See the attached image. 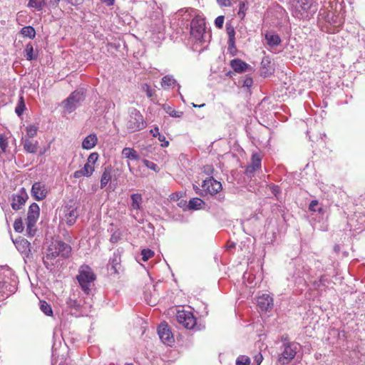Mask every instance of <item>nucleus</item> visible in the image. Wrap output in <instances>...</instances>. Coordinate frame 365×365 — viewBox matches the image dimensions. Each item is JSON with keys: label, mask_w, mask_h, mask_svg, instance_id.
<instances>
[{"label": "nucleus", "mask_w": 365, "mask_h": 365, "mask_svg": "<svg viewBox=\"0 0 365 365\" xmlns=\"http://www.w3.org/2000/svg\"><path fill=\"white\" fill-rule=\"evenodd\" d=\"M178 16L181 17L182 21H190V38L196 46H202L210 41L211 34L207 30L205 19L197 10L187 8L178 11Z\"/></svg>", "instance_id": "obj_1"}, {"label": "nucleus", "mask_w": 365, "mask_h": 365, "mask_svg": "<svg viewBox=\"0 0 365 365\" xmlns=\"http://www.w3.org/2000/svg\"><path fill=\"white\" fill-rule=\"evenodd\" d=\"M17 277L7 267L0 268V297L6 298L13 294L17 289Z\"/></svg>", "instance_id": "obj_2"}, {"label": "nucleus", "mask_w": 365, "mask_h": 365, "mask_svg": "<svg viewBox=\"0 0 365 365\" xmlns=\"http://www.w3.org/2000/svg\"><path fill=\"white\" fill-rule=\"evenodd\" d=\"M282 346L278 357V362L282 365L289 364L301 350V345L295 341H290L287 336H282Z\"/></svg>", "instance_id": "obj_3"}, {"label": "nucleus", "mask_w": 365, "mask_h": 365, "mask_svg": "<svg viewBox=\"0 0 365 365\" xmlns=\"http://www.w3.org/2000/svg\"><path fill=\"white\" fill-rule=\"evenodd\" d=\"M76 279L82 291L86 294H89L94 285L93 283L96 279V275L90 266L88 264H83L80 266L78 269V274L76 276Z\"/></svg>", "instance_id": "obj_4"}, {"label": "nucleus", "mask_w": 365, "mask_h": 365, "mask_svg": "<svg viewBox=\"0 0 365 365\" xmlns=\"http://www.w3.org/2000/svg\"><path fill=\"white\" fill-rule=\"evenodd\" d=\"M317 10L318 4L314 0H298L292 7V14L299 19H309Z\"/></svg>", "instance_id": "obj_5"}, {"label": "nucleus", "mask_w": 365, "mask_h": 365, "mask_svg": "<svg viewBox=\"0 0 365 365\" xmlns=\"http://www.w3.org/2000/svg\"><path fill=\"white\" fill-rule=\"evenodd\" d=\"M71 251V247L62 241H56L52 242L47 249L46 257L43 259V264L46 267H48V264L47 260L54 259L59 256L62 258H67L68 257Z\"/></svg>", "instance_id": "obj_6"}, {"label": "nucleus", "mask_w": 365, "mask_h": 365, "mask_svg": "<svg viewBox=\"0 0 365 365\" xmlns=\"http://www.w3.org/2000/svg\"><path fill=\"white\" fill-rule=\"evenodd\" d=\"M78 208L76 202L73 200L68 201L61 209L60 217L61 220L68 226L74 225L79 215Z\"/></svg>", "instance_id": "obj_7"}, {"label": "nucleus", "mask_w": 365, "mask_h": 365, "mask_svg": "<svg viewBox=\"0 0 365 365\" xmlns=\"http://www.w3.org/2000/svg\"><path fill=\"white\" fill-rule=\"evenodd\" d=\"M146 127L143 115L136 108L129 110V116L126 122V129L128 133H134Z\"/></svg>", "instance_id": "obj_8"}, {"label": "nucleus", "mask_w": 365, "mask_h": 365, "mask_svg": "<svg viewBox=\"0 0 365 365\" xmlns=\"http://www.w3.org/2000/svg\"><path fill=\"white\" fill-rule=\"evenodd\" d=\"M40 208L36 203H32L28 210L26 218V233L30 237H33L36 235V224L39 217Z\"/></svg>", "instance_id": "obj_9"}, {"label": "nucleus", "mask_w": 365, "mask_h": 365, "mask_svg": "<svg viewBox=\"0 0 365 365\" xmlns=\"http://www.w3.org/2000/svg\"><path fill=\"white\" fill-rule=\"evenodd\" d=\"M176 320L179 324L187 329L200 330L197 325V319L190 311L178 310L176 314Z\"/></svg>", "instance_id": "obj_10"}, {"label": "nucleus", "mask_w": 365, "mask_h": 365, "mask_svg": "<svg viewBox=\"0 0 365 365\" xmlns=\"http://www.w3.org/2000/svg\"><path fill=\"white\" fill-rule=\"evenodd\" d=\"M84 99V92L82 90H76L64 101V108L68 113H71Z\"/></svg>", "instance_id": "obj_11"}, {"label": "nucleus", "mask_w": 365, "mask_h": 365, "mask_svg": "<svg viewBox=\"0 0 365 365\" xmlns=\"http://www.w3.org/2000/svg\"><path fill=\"white\" fill-rule=\"evenodd\" d=\"M201 187H203V193L205 195H215L220 192L222 185L220 182L216 180L212 175L203 180Z\"/></svg>", "instance_id": "obj_12"}, {"label": "nucleus", "mask_w": 365, "mask_h": 365, "mask_svg": "<svg viewBox=\"0 0 365 365\" xmlns=\"http://www.w3.org/2000/svg\"><path fill=\"white\" fill-rule=\"evenodd\" d=\"M158 334L161 341L168 346H172L175 339L173 334L167 324L162 323L158 327Z\"/></svg>", "instance_id": "obj_13"}, {"label": "nucleus", "mask_w": 365, "mask_h": 365, "mask_svg": "<svg viewBox=\"0 0 365 365\" xmlns=\"http://www.w3.org/2000/svg\"><path fill=\"white\" fill-rule=\"evenodd\" d=\"M31 195L37 201L43 200L46 197L48 191L46 184L43 182H36L31 187Z\"/></svg>", "instance_id": "obj_14"}, {"label": "nucleus", "mask_w": 365, "mask_h": 365, "mask_svg": "<svg viewBox=\"0 0 365 365\" xmlns=\"http://www.w3.org/2000/svg\"><path fill=\"white\" fill-rule=\"evenodd\" d=\"M121 259L120 255L118 252H115L110 258L108 264V270L110 274H118L120 271L121 270Z\"/></svg>", "instance_id": "obj_15"}, {"label": "nucleus", "mask_w": 365, "mask_h": 365, "mask_svg": "<svg viewBox=\"0 0 365 365\" xmlns=\"http://www.w3.org/2000/svg\"><path fill=\"white\" fill-rule=\"evenodd\" d=\"M262 157L258 153L252 155L251 163L245 168V174L251 177L254 173L261 168Z\"/></svg>", "instance_id": "obj_16"}, {"label": "nucleus", "mask_w": 365, "mask_h": 365, "mask_svg": "<svg viewBox=\"0 0 365 365\" xmlns=\"http://www.w3.org/2000/svg\"><path fill=\"white\" fill-rule=\"evenodd\" d=\"M28 195L22 188L19 193L14 195L12 197L11 207L14 210H19L21 209L22 206L25 204Z\"/></svg>", "instance_id": "obj_17"}, {"label": "nucleus", "mask_w": 365, "mask_h": 365, "mask_svg": "<svg viewBox=\"0 0 365 365\" xmlns=\"http://www.w3.org/2000/svg\"><path fill=\"white\" fill-rule=\"evenodd\" d=\"M257 306L262 311H269L273 307V299L268 294H262L257 297Z\"/></svg>", "instance_id": "obj_18"}, {"label": "nucleus", "mask_w": 365, "mask_h": 365, "mask_svg": "<svg viewBox=\"0 0 365 365\" xmlns=\"http://www.w3.org/2000/svg\"><path fill=\"white\" fill-rule=\"evenodd\" d=\"M265 40L267 46L271 50L274 49L281 43V38L277 34L268 32L265 34Z\"/></svg>", "instance_id": "obj_19"}, {"label": "nucleus", "mask_w": 365, "mask_h": 365, "mask_svg": "<svg viewBox=\"0 0 365 365\" xmlns=\"http://www.w3.org/2000/svg\"><path fill=\"white\" fill-rule=\"evenodd\" d=\"M16 249L21 253L24 254L26 257H29L31 252V244L26 239H20L16 240L14 242Z\"/></svg>", "instance_id": "obj_20"}, {"label": "nucleus", "mask_w": 365, "mask_h": 365, "mask_svg": "<svg viewBox=\"0 0 365 365\" xmlns=\"http://www.w3.org/2000/svg\"><path fill=\"white\" fill-rule=\"evenodd\" d=\"M94 172V166L92 165H88L86 163L84 166L78 170H76L73 173V177L75 178H80L83 176L90 177L92 175Z\"/></svg>", "instance_id": "obj_21"}, {"label": "nucleus", "mask_w": 365, "mask_h": 365, "mask_svg": "<svg viewBox=\"0 0 365 365\" xmlns=\"http://www.w3.org/2000/svg\"><path fill=\"white\" fill-rule=\"evenodd\" d=\"M230 66L235 72L242 73L245 71L250 66L240 58H235L230 61Z\"/></svg>", "instance_id": "obj_22"}, {"label": "nucleus", "mask_w": 365, "mask_h": 365, "mask_svg": "<svg viewBox=\"0 0 365 365\" xmlns=\"http://www.w3.org/2000/svg\"><path fill=\"white\" fill-rule=\"evenodd\" d=\"M130 209L131 210H140L142 209L143 197L140 193H134L130 195Z\"/></svg>", "instance_id": "obj_23"}, {"label": "nucleus", "mask_w": 365, "mask_h": 365, "mask_svg": "<svg viewBox=\"0 0 365 365\" xmlns=\"http://www.w3.org/2000/svg\"><path fill=\"white\" fill-rule=\"evenodd\" d=\"M97 140L98 138L96 134H90L83 139L82 148L86 150L92 149L96 145Z\"/></svg>", "instance_id": "obj_24"}, {"label": "nucleus", "mask_w": 365, "mask_h": 365, "mask_svg": "<svg viewBox=\"0 0 365 365\" xmlns=\"http://www.w3.org/2000/svg\"><path fill=\"white\" fill-rule=\"evenodd\" d=\"M122 155L124 158L130 160H137L140 158L138 153L132 148H124L122 150Z\"/></svg>", "instance_id": "obj_25"}, {"label": "nucleus", "mask_w": 365, "mask_h": 365, "mask_svg": "<svg viewBox=\"0 0 365 365\" xmlns=\"http://www.w3.org/2000/svg\"><path fill=\"white\" fill-rule=\"evenodd\" d=\"M24 148L27 153H35L37 151L38 142L34 143L29 139L26 138L24 141Z\"/></svg>", "instance_id": "obj_26"}, {"label": "nucleus", "mask_w": 365, "mask_h": 365, "mask_svg": "<svg viewBox=\"0 0 365 365\" xmlns=\"http://www.w3.org/2000/svg\"><path fill=\"white\" fill-rule=\"evenodd\" d=\"M24 56L28 61H32L37 58V54L34 51V47L31 43L26 44L24 51Z\"/></svg>", "instance_id": "obj_27"}, {"label": "nucleus", "mask_w": 365, "mask_h": 365, "mask_svg": "<svg viewBox=\"0 0 365 365\" xmlns=\"http://www.w3.org/2000/svg\"><path fill=\"white\" fill-rule=\"evenodd\" d=\"M46 5V0H29L28 3V7L33 8L38 11H42Z\"/></svg>", "instance_id": "obj_28"}, {"label": "nucleus", "mask_w": 365, "mask_h": 365, "mask_svg": "<svg viewBox=\"0 0 365 365\" xmlns=\"http://www.w3.org/2000/svg\"><path fill=\"white\" fill-rule=\"evenodd\" d=\"M111 180V173L109 168H105L101 178V188H104Z\"/></svg>", "instance_id": "obj_29"}, {"label": "nucleus", "mask_w": 365, "mask_h": 365, "mask_svg": "<svg viewBox=\"0 0 365 365\" xmlns=\"http://www.w3.org/2000/svg\"><path fill=\"white\" fill-rule=\"evenodd\" d=\"M204 205V201L200 198L193 197L190 200L187 207L190 210H199L201 209Z\"/></svg>", "instance_id": "obj_30"}, {"label": "nucleus", "mask_w": 365, "mask_h": 365, "mask_svg": "<svg viewBox=\"0 0 365 365\" xmlns=\"http://www.w3.org/2000/svg\"><path fill=\"white\" fill-rule=\"evenodd\" d=\"M177 83L176 80L171 75H167L163 77L161 81V86L166 89Z\"/></svg>", "instance_id": "obj_31"}, {"label": "nucleus", "mask_w": 365, "mask_h": 365, "mask_svg": "<svg viewBox=\"0 0 365 365\" xmlns=\"http://www.w3.org/2000/svg\"><path fill=\"white\" fill-rule=\"evenodd\" d=\"M21 34L24 37L29 38L31 39H33L36 36V31L34 27L31 26H24L21 30Z\"/></svg>", "instance_id": "obj_32"}, {"label": "nucleus", "mask_w": 365, "mask_h": 365, "mask_svg": "<svg viewBox=\"0 0 365 365\" xmlns=\"http://www.w3.org/2000/svg\"><path fill=\"white\" fill-rule=\"evenodd\" d=\"M40 309L47 316H51L53 314L51 305L45 301H40Z\"/></svg>", "instance_id": "obj_33"}, {"label": "nucleus", "mask_w": 365, "mask_h": 365, "mask_svg": "<svg viewBox=\"0 0 365 365\" xmlns=\"http://www.w3.org/2000/svg\"><path fill=\"white\" fill-rule=\"evenodd\" d=\"M238 1L239 11L237 15L241 19H243L245 16L246 11L247 9V7L246 6V0H238Z\"/></svg>", "instance_id": "obj_34"}, {"label": "nucleus", "mask_w": 365, "mask_h": 365, "mask_svg": "<svg viewBox=\"0 0 365 365\" xmlns=\"http://www.w3.org/2000/svg\"><path fill=\"white\" fill-rule=\"evenodd\" d=\"M239 83L241 84L242 87L250 89L253 84V80L251 77L246 76L240 80Z\"/></svg>", "instance_id": "obj_35"}, {"label": "nucleus", "mask_w": 365, "mask_h": 365, "mask_svg": "<svg viewBox=\"0 0 365 365\" xmlns=\"http://www.w3.org/2000/svg\"><path fill=\"white\" fill-rule=\"evenodd\" d=\"M141 255L143 261L146 262L154 256V252L150 249H143L141 251Z\"/></svg>", "instance_id": "obj_36"}, {"label": "nucleus", "mask_w": 365, "mask_h": 365, "mask_svg": "<svg viewBox=\"0 0 365 365\" xmlns=\"http://www.w3.org/2000/svg\"><path fill=\"white\" fill-rule=\"evenodd\" d=\"M250 359L248 356L241 355L237 358L236 365H250Z\"/></svg>", "instance_id": "obj_37"}, {"label": "nucleus", "mask_w": 365, "mask_h": 365, "mask_svg": "<svg viewBox=\"0 0 365 365\" xmlns=\"http://www.w3.org/2000/svg\"><path fill=\"white\" fill-rule=\"evenodd\" d=\"M165 111L166 113L171 117H173V118H180L183 115V113L181 112V111H177L175 110H174L173 108H172L171 107L168 106L166 109H165Z\"/></svg>", "instance_id": "obj_38"}, {"label": "nucleus", "mask_w": 365, "mask_h": 365, "mask_svg": "<svg viewBox=\"0 0 365 365\" xmlns=\"http://www.w3.org/2000/svg\"><path fill=\"white\" fill-rule=\"evenodd\" d=\"M38 128L36 125H31L26 127L27 135L29 138H34L37 133Z\"/></svg>", "instance_id": "obj_39"}, {"label": "nucleus", "mask_w": 365, "mask_h": 365, "mask_svg": "<svg viewBox=\"0 0 365 365\" xmlns=\"http://www.w3.org/2000/svg\"><path fill=\"white\" fill-rule=\"evenodd\" d=\"M227 34L228 35V40H231L232 42L233 39H235V31L234 27L230 24H226Z\"/></svg>", "instance_id": "obj_40"}, {"label": "nucleus", "mask_w": 365, "mask_h": 365, "mask_svg": "<svg viewBox=\"0 0 365 365\" xmlns=\"http://www.w3.org/2000/svg\"><path fill=\"white\" fill-rule=\"evenodd\" d=\"M142 90L146 93V95L148 98H151L155 93V90L153 89L147 83H144L142 85Z\"/></svg>", "instance_id": "obj_41"}, {"label": "nucleus", "mask_w": 365, "mask_h": 365, "mask_svg": "<svg viewBox=\"0 0 365 365\" xmlns=\"http://www.w3.org/2000/svg\"><path fill=\"white\" fill-rule=\"evenodd\" d=\"M24 109H25V104L24 103L23 98L21 97L20 101L19 102L18 105L16 106V107L15 108V112L19 116H20L23 113Z\"/></svg>", "instance_id": "obj_42"}, {"label": "nucleus", "mask_w": 365, "mask_h": 365, "mask_svg": "<svg viewBox=\"0 0 365 365\" xmlns=\"http://www.w3.org/2000/svg\"><path fill=\"white\" fill-rule=\"evenodd\" d=\"M14 229L17 232H21L24 230L23 222L21 218L16 219L14 221Z\"/></svg>", "instance_id": "obj_43"}, {"label": "nucleus", "mask_w": 365, "mask_h": 365, "mask_svg": "<svg viewBox=\"0 0 365 365\" xmlns=\"http://www.w3.org/2000/svg\"><path fill=\"white\" fill-rule=\"evenodd\" d=\"M143 163L144 165L149 169L150 170H153L155 172H158L159 171V168L158 166L154 163L153 162H151L150 160H143Z\"/></svg>", "instance_id": "obj_44"}, {"label": "nucleus", "mask_w": 365, "mask_h": 365, "mask_svg": "<svg viewBox=\"0 0 365 365\" xmlns=\"http://www.w3.org/2000/svg\"><path fill=\"white\" fill-rule=\"evenodd\" d=\"M8 147V141L6 138L3 135H0V148L3 153H5L6 150V148Z\"/></svg>", "instance_id": "obj_45"}, {"label": "nucleus", "mask_w": 365, "mask_h": 365, "mask_svg": "<svg viewBox=\"0 0 365 365\" xmlns=\"http://www.w3.org/2000/svg\"><path fill=\"white\" fill-rule=\"evenodd\" d=\"M98 159V154L97 153H92L89 155L86 163L93 165Z\"/></svg>", "instance_id": "obj_46"}, {"label": "nucleus", "mask_w": 365, "mask_h": 365, "mask_svg": "<svg viewBox=\"0 0 365 365\" xmlns=\"http://www.w3.org/2000/svg\"><path fill=\"white\" fill-rule=\"evenodd\" d=\"M121 238V233L118 230H115L111 235L110 241V242L115 244L117 243Z\"/></svg>", "instance_id": "obj_47"}, {"label": "nucleus", "mask_w": 365, "mask_h": 365, "mask_svg": "<svg viewBox=\"0 0 365 365\" xmlns=\"http://www.w3.org/2000/svg\"><path fill=\"white\" fill-rule=\"evenodd\" d=\"M66 304L68 307L74 308L76 309H78L81 307L80 303L77 300L73 299L71 298H69L66 301Z\"/></svg>", "instance_id": "obj_48"}, {"label": "nucleus", "mask_w": 365, "mask_h": 365, "mask_svg": "<svg viewBox=\"0 0 365 365\" xmlns=\"http://www.w3.org/2000/svg\"><path fill=\"white\" fill-rule=\"evenodd\" d=\"M227 44H228V51L230 52V53L232 56L235 55V51H236L235 39H233L232 42L231 41V40H228Z\"/></svg>", "instance_id": "obj_49"}, {"label": "nucleus", "mask_w": 365, "mask_h": 365, "mask_svg": "<svg viewBox=\"0 0 365 365\" xmlns=\"http://www.w3.org/2000/svg\"><path fill=\"white\" fill-rule=\"evenodd\" d=\"M225 18L223 16H217L215 20L216 27L221 29L223 26Z\"/></svg>", "instance_id": "obj_50"}, {"label": "nucleus", "mask_w": 365, "mask_h": 365, "mask_svg": "<svg viewBox=\"0 0 365 365\" xmlns=\"http://www.w3.org/2000/svg\"><path fill=\"white\" fill-rule=\"evenodd\" d=\"M335 2V8L334 9L337 11L338 9L341 10L342 9L343 0H330L329 3L332 4Z\"/></svg>", "instance_id": "obj_51"}, {"label": "nucleus", "mask_w": 365, "mask_h": 365, "mask_svg": "<svg viewBox=\"0 0 365 365\" xmlns=\"http://www.w3.org/2000/svg\"><path fill=\"white\" fill-rule=\"evenodd\" d=\"M158 138L160 142H162V147L166 148L169 145V141L166 140V138L163 135L159 134Z\"/></svg>", "instance_id": "obj_52"}, {"label": "nucleus", "mask_w": 365, "mask_h": 365, "mask_svg": "<svg viewBox=\"0 0 365 365\" xmlns=\"http://www.w3.org/2000/svg\"><path fill=\"white\" fill-rule=\"evenodd\" d=\"M214 169L211 165H206L202 168V173H205L207 175H212Z\"/></svg>", "instance_id": "obj_53"}, {"label": "nucleus", "mask_w": 365, "mask_h": 365, "mask_svg": "<svg viewBox=\"0 0 365 365\" xmlns=\"http://www.w3.org/2000/svg\"><path fill=\"white\" fill-rule=\"evenodd\" d=\"M262 360L263 356L261 353H258L254 356V362L256 364V365H260Z\"/></svg>", "instance_id": "obj_54"}, {"label": "nucleus", "mask_w": 365, "mask_h": 365, "mask_svg": "<svg viewBox=\"0 0 365 365\" xmlns=\"http://www.w3.org/2000/svg\"><path fill=\"white\" fill-rule=\"evenodd\" d=\"M193 189L195 192L196 194L200 195V196H206L205 195V193H202L204 192L202 190H203V187L202 188H200L199 187H197V185H193Z\"/></svg>", "instance_id": "obj_55"}, {"label": "nucleus", "mask_w": 365, "mask_h": 365, "mask_svg": "<svg viewBox=\"0 0 365 365\" xmlns=\"http://www.w3.org/2000/svg\"><path fill=\"white\" fill-rule=\"evenodd\" d=\"M217 2L221 6H230L231 4L230 0H217Z\"/></svg>", "instance_id": "obj_56"}, {"label": "nucleus", "mask_w": 365, "mask_h": 365, "mask_svg": "<svg viewBox=\"0 0 365 365\" xmlns=\"http://www.w3.org/2000/svg\"><path fill=\"white\" fill-rule=\"evenodd\" d=\"M318 206V201L317 200H312L309 204V210L311 211H317V207Z\"/></svg>", "instance_id": "obj_57"}, {"label": "nucleus", "mask_w": 365, "mask_h": 365, "mask_svg": "<svg viewBox=\"0 0 365 365\" xmlns=\"http://www.w3.org/2000/svg\"><path fill=\"white\" fill-rule=\"evenodd\" d=\"M321 285L325 286V280L323 278H321L319 282H314V287L317 289H319Z\"/></svg>", "instance_id": "obj_58"}, {"label": "nucleus", "mask_w": 365, "mask_h": 365, "mask_svg": "<svg viewBox=\"0 0 365 365\" xmlns=\"http://www.w3.org/2000/svg\"><path fill=\"white\" fill-rule=\"evenodd\" d=\"M150 133L152 134L153 137H158L159 134V128L158 126L155 127L153 129L150 130Z\"/></svg>", "instance_id": "obj_59"}, {"label": "nucleus", "mask_w": 365, "mask_h": 365, "mask_svg": "<svg viewBox=\"0 0 365 365\" xmlns=\"http://www.w3.org/2000/svg\"><path fill=\"white\" fill-rule=\"evenodd\" d=\"M272 193L274 195H277V193H279V187L277 185H272Z\"/></svg>", "instance_id": "obj_60"}, {"label": "nucleus", "mask_w": 365, "mask_h": 365, "mask_svg": "<svg viewBox=\"0 0 365 365\" xmlns=\"http://www.w3.org/2000/svg\"><path fill=\"white\" fill-rule=\"evenodd\" d=\"M83 0H69V3L72 5L77 6L83 3Z\"/></svg>", "instance_id": "obj_61"}, {"label": "nucleus", "mask_w": 365, "mask_h": 365, "mask_svg": "<svg viewBox=\"0 0 365 365\" xmlns=\"http://www.w3.org/2000/svg\"><path fill=\"white\" fill-rule=\"evenodd\" d=\"M101 1L108 6H113L115 2V0H101Z\"/></svg>", "instance_id": "obj_62"}, {"label": "nucleus", "mask_w": 365, "mask_h": 365, "mask_svg": "<svg viewBox=\"0 0 365 365\" xmlns=\"http://www.w3.org/2000/svg\"><path fill=\"white\" fill-rule=\"evenodd\" d=\"M58 2H59V0L50 1V4H51L54 5V6H57Z\"/></svg>", "instance_id": "obj_63"}, {"label": "nucleus", "mask_w": 365, "mask_h": 365, "mask_svg": "<svg viewBox=\"0 0 365 365\" xmlns=\"http://www.w3.org/2000/svg\"><path fill=\"white\" fill-rule=\"evenodd\" d=\"M192 106H193V107H199V108H201V107L205 106V104H201V105H200V106H197V105H195V103H192Z\"/></svg>", "instance_id": "obj_64"}]
</instances>
